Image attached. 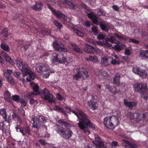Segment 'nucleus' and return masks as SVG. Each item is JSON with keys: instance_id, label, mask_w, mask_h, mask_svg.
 Segmentation results:
<instances>
[{"instance_id": "1", "label": "nucleus", "mask_w": 148, "mask_h": 148, "mask_svg": "<svg viewBox=\"0 0 148 148\" xmlns=\"http://www.w3.org/2000/svg\"><path fill=\"white\" fill-rule=\"evenodd\" d=\"M65 108L68 110L70 112H72L77 116L79 121V122L77 123L78 126L81 130H83L85 133L89 134V131L86 130V129L88 127L92 128L94 130L95 129V126L90 121L88 116L82 111L81 110L79 111L78 113L79 116L75 112L70 110L68 107H65Z\"/></svg>"}, {"instance_id": "2", "label": "nucleus", "mask_w": 148, "mask_h": 148, "mask_svg": "<svg viewBox=\"0 0 148 148\" xmlns=\"http://www.w3.org/2000/svg\"><path fill=\"white\" fill-rule=\"evenodd\" d=\"M103 120L105 126L107 128L110 129H113L119 123L118 117L114 116H107Z\"/></svg>"}, {"instance_id": "3", "label": "nucleus", "mask_w": 148, "mask_h": 148, "mask_svg": "<svg viewBox=\"0 0 148 148\" xmlns=\"http://www.w3.org/2000/svg\"><path fill=\"white\" fill-rule=\"evenodd\" d=\"M56 130L57 133L66 139H69L73 134L72 131L69 128H63L60 126H56Z\"/></svg>"}, {"instance_id": "4", "label": "nucleus", "mask_w": 148, "mask_h": 148, "mask_svg": "<svg viewBox=\"0 0 148 148\" xmlns=\"http://www.w3.org/2000/svg\"><path fill=\"white\" fill-rule=\"evenodd\" d=\"M115 37L111 36L110 38H108L105 43V46L109 48H114L116 51L120 50V46L119 42L115 40Z\"/></svg>"}, {"instance_id": "5", "label": "nucleus", "mask_w": 148, "mask_h": 148, "mask_svg": "<svg viewBox=\"0 0 148 148\" xmlns=\"http://www.w3.org/2000/svg\"><path fill=\"white\" fill-rule=\"evenodd\" d=\"M88 72L85 68H79L77 73L73 76V78L76 80H78L79 78H81L84 80L88 79L89 76Z\"/></svg>"}, {"instance_id": "6", "label": "nucleus", "mask_w": 148, "mask_h": 148, "mask_svg": "<svg viewBox=\"0 0 148 148\" xmlns=\"http://www.w3.org/2000/svg\"><path fill=\"white\" fill-rule=\"evenodd\" d=\"M16 64L18 69L22 72L24 77L27 75L28 73V69H27V65L23 62H21L18 60H16Z\"/></svg>"}, {"instance_id": "7", "label": "nucleus", "mask_w": 148, "mask_h": 148, "mask_svg": "<svg viewBox=\"0 0 148 148\" xmlns=\"http://www.w3.org/2000/svg\"><path fill=\"white\" fill-rule=\"evenodd\" d=\"M15 128L17 132H20L23 136H29L31 135V129L29 127L25 126L23 127H21L19 125H17Z\"/></svg>"}, {"instance_id": "8", "label": "nucleus", "mask_w": 148, "mask_h": 148, "mask_svg": "<svg viewBox=\"0 0 148 148\" xmlns=\"http://www.w3.org/2000/svg\"><path fill=\"white\" fill-rule=\"evenodd\" d=\"M132 71L134 73L138 75L141 78H145L147 76V72L140 67L136 66L133 67Z\"/></svg>"}, {"instance_id": "9", "label": "nucleus", "mask_w": 148, "mask_h": 148, "mask_svg": "<svg viewBox=\"0 0 148 148\" xmlns=\"http://www.w3.org/2000/svg\"><path fill=\"white\" fill-rule=\"evenodd\" d=\"M134 90L135 92H143V90H145L147 88V86L145 84H142L140 83L134 84L133 85Z\"/></svg>"}, {"instance_id": "10", "label": "nucleus", "mask_w": 148, "mask_h": 148, "mask_svg": "<svg viewBox=\"0 0 148 148\" xmlns=\"http://www.w3.org/2000/svg\"><path fill=\"white\" fill-rule=\"evenodd\" d=\"M53 58L52 60L53 62H58L60 63H65V58L64 57L63 54L54 53Z\"/></svg>"}, {"instance_id": "11", "label": "nucleus", "mask_w": 148, "mask_h": 148, "mask_svg": "<svg viewBox=\"0 0 148 148\" xmlns=\"http://www.w3.org/2000/svg\"><path fill=\"white\" fill-rule=\"evenodd\" d=\"M42 94L44 95L45 99L47 100L50 103H55V100L53 99V96L52 94L50 93L48 90L44 89L42 91Z\"/></svg>"}, {"instance_id": "12", "label": "nucleus", "mask_w": 148, "mask_h": 148, "mask_svg": "<svg viewBox=\"0 0 148 148\" xmlns=\"http://www.w3.org/2000/svg\"><path fill=\"white\" fill-rule=\"evenodd\" d=\"M95 24L97 25H99L101 29L103 31L106 32H108L109 28L108 23L101 20L99 18Z\"/></svg>"}, {"instance_id": "13", "label": "nucleus", "mask_w": 148, "mask_h": 148, "mask_svg": "<svg viewBox=\"0 0 148 148\" xmlns=\"http://www.w3.org/2000/svg\"><path fill=\"white\" fill-rule=\"evenodd\" d=\"M95 142L93 141V144L97 146V148H106L104 144L101 141V140L97 134L95 135Z\"/></svg>"}, {"instance_id": "14", "label": "nucleus", "mask_w": 148, "mask_h": 148, "mask_svg": "<svg viewBox=\"0 0 148 148\" xmlns=\"http://www.w3.org/2000/svg\"><path fill=\"white\" fill-rule=\"evenodd\" d=\"M88 105L89 108L93 110H95L98 108V104L97 100L93 97L88 102Z\"/></svg>"}, {"instance_id": "15", "label": "nucleus", "mask_w": 148, "mask_h": 148, "mask_svg": "<svg viewBox=\"0 0 148 148\" xmlns=\"http://www.w3.org/2000/svg\"><path fill=\"white\" fill-rule=\"evenodd\" d=\"M36 70L38 73L46 72L49 70V66L46 64H40L36 68Z\"/></svg>"}, {"instance_id": "16", "label": "nucleus", "mask_w": 148, "mask_h": 148, "mask_svg": "<svg viewBox=\"0 0 148 148\" xmlns=\"http://www.w3.org/2000/svg\"><path fill=\"white\" fill-rule=\"evenodd\" d=\"M123 145L126 148H137L138 147V146L136 144L133 143L126 140H123Z\"/></svg>"}, {"instance_id": "17", "label": "nucleus", "mask_w": 148, "mask_h": 148, "mask_svg": "<svg viewBox=\"0 0 148 148\" xmlns=\"http://www.w3.org/2000/svg\"><path fill=\"white\" fill-rule=\"evenodd\" d=\"M124 104L125 106L131 109H132L137 104V103L136 102L127 101L125 99L124 100Z\"/></svg>"}, {"instance_id": "18", "label": "nucleus", "mask_w": 148, "mask_h": 148, "mask_svg": "<svg viewBox=\"0 0 148 148\" xmlns=\"http://www.w3.org/2000/svg\"><path fill=\"white\" fill-rule=\"evenodd\" d=\"M1 53L3 58H4L6 61L9 62L11 65H14V61L9 57L8 54L6 53L3 51H1Z\"/></svg>"}, {"instance_id": "19", "label": "nucleus", "mask_w": 148, "mask_h": 148, "mask_svg": "<svg viewBox=\"0 0 148 148\" xmlns=\"http://www.w3.org/2000/svg\"><path fill=\"white\" fill-rule=\"evenodd\" d=\"M19 44L21 50L24 51L27 50L30 46L27 42L23 40L19 41Z\"/></svg>"}, {"instance_id": "20", "label": "nucleus", "mask_w": 148, "mask_h": 148, "mask_svg": "<svg viewBox=\"0 0 148 148\" xmlns=\"http://www.w3.org/2000/svg\"><path fill=\"white\" fill-rule=\"evenodd\" d=\"M54 48L56 50L60 51L63 47V44L59 41H55L53 43Z\"/></svg>"}, {"instance_id": "21", "label": "nucleus", "mask_w": 148, "mask_h": 148, "mask_svg": "<svg viewBox=\"0 0 148 148\" xmlns=\"http://www.w3.org/2000/svg\"><path fill=\"white\" fill-rule=\"evenodd\" d=\"M120 74L119 73H117L113 79V82L115 86L119 87L120 85Z\"/></svg>"}, {"instance_id": "22", "label": "nucleus", "mask_w": 148, "mask_h": 148, "mask_svg": "<svg viewBox=\"0 0 148 148\" xmlns=\"http://www.w3.org/2000/svg\"><path fill=\"white\" fill-rule=\"evenodd\" d=\"M3 95L5 100L9 103H12L13 101L11 99L10 93L8 91H5Z\"/></svg>"}, {"instance_id": "23", "label": "nucleus", "mask_w": 148, "mask_h": 148, "mask_svg": "<svg viewBox=\"0 0 148 148\" xmlns=\"http://www.w3.org/2000/svg\"><path fill=\"white\" fill-rule=\"evenodd\" d=\"M43 6L42 3L40 2H36L35 4L32 7L33 9L36 11H40Z\"/></svg>"}, {"instance_id": "24", "label": "nucleus", "mask_w": 148, "mask_h": 148, "mask_svg": "<svg viewBox=\"0 0 148 148\" xmlns=\"http://www.w3.org/2000/svg\"><path fill=\"white\" fill-rule=\"evenodd\" d=\"M87 16L89 18H91L93 22L95 24L99 19L97 16L93 14V12L88 14Z\"/></svg>"}, {"instance_id": "25", "label": "nucleus", "mask_w": 148, "mask_h": 148, "mask_svg": "<svg viewBox=\"0 0 148 148\" xmlns=\"http://www.w3.org/2000/svg\"><path fill=\"white\" fill-rule=\"evenodd\" d=\"M139 56L144 58H148V50H141L139 52Z\"/></svg>"}, {"instance_id": "26", "label": "nucleus", "mask_w": 148, "mask_h": 148, "mask_svg": "<svg viewBox=\"0 0 148 148\" xmlns=\"http://www.w3.org/2000/svg\"><path fill=\"white\" fill-rule=\"evenodd\" d=\"M87 61H92L93 62L96 63L98 61V59L97 57L95 56H90L86 58Z\"/></svg>"}, {"instance_id": "27", "label": "nucleus", "mask_w": 148, "mask_h": 148, "mask_svg": "<svg viewBox=\"0 0 148 148\" xmlns=\"http://www.w3.org/2000/svg\"><path fill=\"white\" fill-rule=\"evenodd\" d=\"M86 49H85V51L90 53H93L94 51H96L95 48L88 44L86 45Z\"/></svg>"}, {"instance_id": "28", "label": "nucleus", "mask_w": 148, "mask_h": 148, "mask_svg": "<svg viewBox=\"0 0 148 148\" xmlns=\"http://www.w3.org/2000/svg\"><path fill=\"white\" fill-rule=\"evenodd\" d=\"M32 120L33 121V127L36 128L38 130L41 129V124L40 122H38V123L37 122H35L34 121V118H33L32 119Z\"/></svg>"}, {"instance_id": "29", "label": "nucleus", "mask_w": 148, "mask_h": 148, "mask_svg": "<svg viewBox=\"0 0 148 148\" xmlns=\"http://www.w3.org/2000/svg\"><path fill=\"white\" fill-rule=\"evenodd\" d=\"M71 45L73 50L75 52L80 53H83L82 51L80 49L78 46L76 44H73Z\"/></svg>"}, {"instance_id": "30", "label": "nucleus", "mask_w": 148, "mask_h": 148, "mask_svg": "<svg viewBox=\"0 0 148 148\" xmlns=\"http://www.w3.org/2000/svg\"><path fill=\"white\" fill-rule=\"evenodd\" d=\"M53 14L59 18H62L64 15L63 13H62L59 10L58 11H56V10H53Z\"/></svg>"}, {"instance_id": "31", "label": "nucleus", "mask_w": 148, "mask_h": 148, "mask_svg": "<svg viewBox=\"0 0 148 148\" xmlns=\"http://www.w3.org/2000/svg\"><path fill=\"white\" fill-rule=\"evenodd\" d=\"M64 4H67L69 7L71 9H75V5L73 4L72 2L68 1L65 0L64 1Z\"/></svg>"}, {"instance_id": "32", "label": "nucleus", "mask_w": 148, "mask_h": 148, "mask_svg": "<svg viewBox=\"0 0 148 148\" xmlns=\"http://www.w3.org/2000/svg\"><path fill=\"white\" fill-rule=\"evenodd\" d=\"M147 91V88H146L145 90H143V92H141L142 94L141 97L144 98L145 100L148 99V93Z\"/></svg>"}, {"instance_id": "33", "label": "nucleus", "mask_w": 148, "mask_h": 148, "mask_svg": "<svg viewBox=\"0 0 148 148\" xmlns=\"http://www.w3.org/2000/svg\"><path fill=\"white\" fill-rule=\"evenodd\" d=\"M58 123L60 124H62V125L66 127H70V124L67 121H65L63 119H60L58 121Z\"/></svg>"}, {"instance_id": "34", "label": "nucleus", "mask_w": 148, "mask_h": 148, "mask_svg": "<svg viewBox=\"0 0 148 148\" xmlns=\"http://www.w3.org/2000/svg\"><path fill=\"white\" fill-rule=\"evenodd\" d=\"M8 29L7 28H4L1 32V34L3 36L6 38L8 36Z\"/></svg>"}, {"instance_id": "35", "label": "nucleus", "mask_w": 148, "mask_h": 148, "mask_svg": "<svg viewBox=\"0 0 148 148\" xmlns=\"http://www.w3.org/2000/svg\"><path fill=\"white\" fill-rule=\"evenodd\" d=\"M12 99L13 101L18 103L20 102L22 98H21L18 95H14L12 96Z\"/></svg>"}, {"instance_id": "36", "label": "nucleus", "mask_w": 148, "mask_h": 148, "mask_svg": "<svg viewBox=\"0 0 148 148\" xmlns=\"http://www.w3.org/2000/svg\"><path fill=\"white\" fill-rule=\"evenodd\" d=\"M13 73L12 71L10 69L5 70L3 71V75L5 77L8 76V75L11 74Z\"/></svg>"}, {"instance_id": "37", "label": "nucleus", "mask_w": 148, "mask_h": 148, "mask_svg": "<svg viewBox=\"0 0 148 148\" xmlns=\"http://www.w3.org/2000/svg\"><path fill=\"white\" fill-rule=\"evenodd\" d=\"M30 86H33V89L34 91L36 92L38 91L39 86L38 85L32 82L30 83Z\"/></svg>"}, {"instance_id": "38", "label": "nucleus", "mask_w": 148, "mask_h": 148, "mask_svg": "<svg viewBox=\"0 0 148 148\" xmlns=\"http://www.w3.org/2000/svg\"><path fill=\"white\" fill-rule=\"evenodd\" d=\"M94 73L97 76L99 77V79L101 80V78H100V76L101 74V72L100 70L98 69H96L94 71Z\"/></svg>"}, {"instance_id": "39", "label": "nucleus", "mask_w": 148, "mask_h": 148, "mask_svg": "<svg viewBox=\"0 0 148 148\" xmlns=\"http://www.w3.org/2000/svg\"><path fill=\"white\" fill-rule=\"evenodd\" d=\"M91 29L92 32L95 35H97L98 34L99 32H98L97 27H96L93 26Z\"/></svg>"}, {"instance_id": "40", "label": "nucleus", "mask_w": 148, "mask_h": 148, "mask_svg": "<svg viewBox=\"0 0 148 148\" xmlns=\"http://www.w3.org/2000/svg\"><path fill=\"white\" fill-rule=\"evenodd\" d=\"M0 114L1 115L3 118L7 117L6 112L5 109L3 108L0 109Z\"/></svg>"}, {"instance_id": "41", "label": "nucleus", "mask_w": 148, "mask_h": 148, "mask_svg": "<svg viewBox=\"0 0 148 148\" xmlns=\"http://www.w3.org/2000/svg\"><path fill=\"white\" fill-rule=\"evenodd\" d=\"M38 121V122H40V123H43L47 122L45 117L42 115L39 116Z\"/></svg>"}, {"instance_id": "42", "label": "nucleus", "mask_w": 148, "mask_h": 148, "mask_svg": "<svg viewBox=\"0 0 148 148\" xmlns=\"http://www.w3.org/2000/svg\"><path fill=\"white\" fill-rule=\"evenodd\" d=\"M4 124V121H2L0 122V129L3 132L5 133L7 132V131L6 129L3 127Z\"/></svg>"}, {"instance_id": "43", "label": "nucleus", "mask_w": 148, "mask_h": 148, "mask_svg": "<svg viewBox=\"0 0 148 148\" xmlns=\"http://www.w3.org/2000/svg\"><path fill=\"white\" fill-rule=\"evenodd\" d=\"M8 81L11 84H14V80L11 75H8L6 77Z\"/></svg>"}, {"instance_id": "44", "label": "nucleus", "mask_w": 148, "mask_h": 148, "mask_svg": "<svg viewBox=\"0 0 148 148\" xmlns=\"http://www.w3.org/2000/svg\"><path fill=\"white\" fill-rule=\"evenodd\" d=\"M29 71H28V73H27V75L29 74V77H30L31 79L32 80H33L36 77V75L32 71H31L29 69H28Z\"/></svg>"}, {"instance_id": "45", "label": "nucleus", "mask_w": 148, "mask_h": 148, "mask_svg": "<svg viewBox=\"0 0 148 148\" xmlns=\"http://www.w3.org/2000/svg\"><path fill=\"white\" fill-rule=\"evenodd\" d=\"M53 23L58 28L60 29L62 27V25L60 23H58L57 20H54L53 21Z\"/></svg>"}, {"instance_id": "46", "label": "nucleus", "mask_w": 148, "mask_h": 148, "mask_svg": "<svg viewBox=\"0 0 148 148\" xmlns=\"http://www.w3.org/2000/svg\"><path fill=\"white\" fill-rule=\"evenodd\" d=\"M54 109L57 111H60L61 112L64 113V115L66 114V113L64 111L63 109L60 107H58L57 106H56L54 108Z\"/></svg>"}, {"instance_id": "47", "label": "nucleus", "mask_w": 148, "mask_h": 148, "mask_svg": "<svg viewBox=\"0 0 148 148\" xmlns=\"http://www.w3.org/2000/svg\"><path fill=\"white\" fill-rule=\"evenodd\" d=\"M1 47L3 50L5 51L9 52L10 51L9 48L8 46L5 45L4 44H2L1 45Z\"/></svg>"}, {"instance_id": "48", "label": "nucleus", "mask_w": 148, "mask_h": 148, "mask_svg": "<svg viewBox=\"0 0 148 148\" xmlns=\"http://www.w3.org/2000/svg\"><path fill=\"white\" fill-rule=\"evenodd\" d=\"M104 14V11L102 9H100L97 11V14L98 16H101Z\"/></svg>"}, {"instance_id": "49", "label": "nucleus", "mask_w": 148, "mask_h": 148, "mask_svg": "<svg viewBox=\"0 0 148 148\" xmlns=\"http://www.w3.org/2000/svg\"><path fill=\"white\" fill-rule=\"evenodd\" d=\"M20 102L21 104L22 107H24L26 106V103L23 98H22Z\"/></svg>"}, {"instance_id": "50", "label": "nucleus", "mask_w": 148, "mask_h": 148, "mask_svg": "<svg viewBox=\"0 0 148 148\" xmlns=\"http://www.w3.org/2000/svg\"><path fill=\"white\" fill-rule=\"evenodd\" d=\"M102 63L105 65H107L108 62L107 59L105 58H103L101 60Z\"/></svg>"}, {"instance_id": "51", "label": "nucleus", "mask_w": 148, "mask_h": 148, "mask_svg": "<svg viewBox=\"0 0 148 148\" xmlns=\"http://www.w3.org/2000/svg\"><path fill=\"white\" fill-rule=\"evenodd\" d=\"M38 141L42 146H45L48 144V143L45 142V140L44 139H40Z\"/></svg>"}, {"instance_id": "52", "label": "nucleus", "mask_w": 148, "mask_h": 148, "mask_svg": "<svg viewBox=\"0 0 148 148\" xmlns=\"http://www.w3.org/2000/svg\"><path fill=\"white\" fill-rule=\"evenodd\" d=\"M42 33L43 35H49L50 33V31L49 30H44L42 31Z\"/></svg>"}, {"instance_id": "53", "label": "nucleus", "mask_w": 148, "mask_h": 148, "mask_svg": "<svg viewBox=\"0 0 148 148\" xmlns=\"http://www.w3.org/2000/svg\"><path fill=\"white\" fill-rule=\"evenodd\" d=\"M108 75V73L106 71H103L101 72V74L100 76V77H101V78H102L103 76L106 77Z\"/></svg>"}, {"instance_id": "54", "label": "nucleus", "mask_w": 148, "mask_h": 148, "mask_svg": "<svg viewBox=\"0 0 148 148\" xmlns=\"http://www.w3.org/2000/svg\"><path fill=\"white\" fill-rule=\"evenodd\" d=\"M14 76L18 79H19V76L21 75V73L19 72L14 71L13 73Z\"/></svg>"}, {"instance_id": "55", "label": "nucleus", "mask_w": 148, "mask_h": 148, "mask_svg": "<svg viewBox=\"0 0 148 148\" xmlns=\"http://www.w3.org/2000/svg\"><path fill=\"white\" fill-rule=\"evenodd\" d=\"M62 18L64 19V20L68 23H71V19L70 18L65 16V15H64V16H63Z\"/></svg>"}, {"instance_id": "56", "label": "nucleus", "mask_w": 148, "mask_h": 148, "mask_svg": "<svg viewBox=\"0 0 148 148\" xmlns=\"http://www.w3.org/2000/svg\"><path fill=\"white\" fill-rule=\"evenodd\" d=\"M124 53L126 55L130 56L131 54V51L130 49H127L125 50Z\"/></svg>"}, {"instance_id": "57", "label": "nucleus", "mask_w": 148, "mask_h": 148, "mask_svg": "<svg viewBox=\"0 0 148 148\" xmlns=\"http://www.w3.org/2000/svg\"><path fill=\"white\" fill-rule=\"evenodd\" d=\"M3 118L5 119V121H7L9 123L10 122L11 120L10 115L9 116L8 118L5 117V118Z\"/></svg>"}, {"instance_id": "58", "label": "nucleus", "mask_w": 148, "mask_h": 148, "mask_svg": "<svg viewBox=\"0 0 148 148\" xmlns=\"http://www.w3.org/2000/svg\"><path fill=\"white\" fill-rule=\"evenodd\" d=\"M130 41L136 44H138L139 42V41L138 40L133 39H130Z\"/></svg>"}, {"instance_id": "59", "label": "nucleus", "mask_w": 148, "mask_h": 148, "mask_svg": "<svg viewBox=\"0 0 148 148\" xmlns=\"http://www.w3.org/2000/svg\"><path fill=\"white\" fill-rule=\"evenodd\" d=\"M97 38L99 40H103L104 39V36L102 34H99L97 36Z\"/></svg>"}, {"instance_id": "60", "label": "nucleus", "mask_w": 148, "mask_h": 148, "mask_svg": "<svg viewBox=\"0 0 148 148\" xmlns=\"http://www.w3.org/2000/svg\"><path fill=\"white\" fill-rule=\"evenodd\" d=\"M111 62V64H120V62H119L114 60H112Z\"/></svg>"}, {"instance_id": "61", "label": "nucleus", "mask_w": 148, "mask_h": 148, "mask_svg": "<svg viewBox=\"0 0 148 148\" xmlns=\"http://www.w3.org/2000/svg\"><path fill=\"white\" fill-rule=\"evenodd\" d=\"M18 116L19 115L18 114L16 113L15 112H14L12 116V118L13 119H14L15 118H17Z\"/></svg>"}, {"instance_id": "62", "label": "nucleus", "mask_w": 148, "mask_h": 148, "mask_svg": "<svg viewBox=\"0 0 148 148\" xmlns=\"http://www.w3.org/2000/svg\"><path fill=\"white\" fill-rule=\"evenodd\" d=\"M57 97L60 100H62L64 98L62 97L61 95L59 93L57 94Z\"/></svg>"}, {"instance_id": "63", "label": "nucleus", "mask_w": 148, "mask_h": 148, "mask_svg": "<svg viewBox=\"0 0 148 148\" xmlns=\"http://www.w3.org/2000/svg\"><path fill=\"white\" fill-rule=\"evenodd\" d=\"M18 110L19 111L21 112V114H22L23 116H25V111L22 108H19Z\"/></svg>"}, {"instance_id": "64", "label": "nucleus", "mask_w": 148, "mask_h": 148, "mask_svg": "<svg viewBox=\"0 0 148 148\" xmlns=\"http://www.w3.org/2000/svg\"><path fill=\"white\" fill-rule=\"evenodd\" d=\"M60 51H62L64 52H66L67 51V49L64 47V45H63V47L61 48V49L60 50Z\"/></svg>"}]
</instances>
